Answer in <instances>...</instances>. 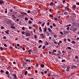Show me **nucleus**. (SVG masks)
I'll return each instance as SVG.
<instances>
[{"label": "nucleus", "instance_id": "obj_1", "mask_svg": "<svg viewBox=\"0 0 79 79\" xmlns=\"http://www.w3.org/2000/svg\"><path fill=\"white\" fill-rule=\"evenodd\" d=\"M25 35L27 37H29L31 35V34L30 33H26Z\"/></svg>", "mask_w": 79, "mask_h": 79}, {"label": "nucleus", "instance_id": "obj_2", "mask_svg": "<svg viewBox=\"0 0 79 79\" xmlns=\"http://www.w3.org/2000/svg\"><path fill=\"white\" fill-rule=\"evenodd\" d=\"M63 32H64V34H68L69 33V31L68 30H65V31H64Z\"/></svg>", "mask_w": 79, "mask_h": 79}, {"label": "nucleus", "instance_id": "obj_3", "mask_svg": "<svg viewBox=\"0 0 79 79\" xmlns=\"http://www.w3.org/2000/svg\"><path fill=\"white\" fill-rule=\"evenodd\" d=\"M11 28H13V29H16V28L14 26V24H12L10 25Z\"/></svg>", "mask_w": 79, "mask_h": 79}, {"label": "nucleus", "instance_id": "obj_4", "mask_svg": "<svg viewBox=\"0 0 79 79\" xmlns=\"http://www.w3.org/2000/svg\"><path fill=\"white\" fill-rule=\"evenodd\" d=\"M67 67H68L67 65H64L62 66V67L63 68H64V69L67 68Z\"/></svg>", "mask_w": 79, "mask_h": 79}, {"label": "nucleus", "instance_id": "obj_5", "mask_svg": "<svg viewBox=\"0 0 79 79\" xmlns=\"http://www.w3.org/2000/svg\"><path fill=\"white\" fill-rule=\"evenodd\" d=\"M13 76H14V78L15 79H18V78H17V77L16 76V75L15 74H14L13 75Z\"/></svg>", "mask_w": 79, "mask_h": 79}, {"label": "nucleus", "instance_id": "obj_6", "mask_svg": "<svg viewBox=\"0 0 79 79\" xmlns=\"http://www.w3.org/2000/svg\"><path fill=\"white\" fill-rule=\"evenodd\" d=\"M10 32L9 30H7V31H5V33L6 34H9V32Z\"/></svg>", "mask_w": 79, "mask_h": 79}, {"label": "nucleus", "instance_id": "obj_7", "mask_svg": "<svg viewBox=\"0 0 79 79\" xmlns=\"http://www.w3.org/2000/svg\"><path fill=\"white\" fill-rule=\"evenodd\" d=\"M56 8L57 10H61V9L60 8V7L59 6H57Z\"/></svg>", "mask_w": 79, "mask_h": 79}, {"label": "nucleus", "instance_id": "obj_8", "mask_svg": "<svg viewBox=\"0 0 79 79\" xmlns=\"http://www.w3.org/2000/svg\"><path fill=\"white\" fill-rule=\"evenodd\" d=\"M5 3V2L3 1L2 0L0 1V5H2V3Z\"/></svg>", "mask_w": 79, "mask_h": 79}, {"label": "nucleus", "instance_id": "obj_9", "mask_svg": "<svg viewBox=\"0 0 79 79\" xmlns=\"http://www.w3.org/2000/svg\"><path fill=\"white\" fill-rule=\"evenodd\" d=\"M75 68H76V65H74L73 66H72L71 68V69H75Z\"/></svg>", "mask_w": 79, "mask_h": 79}, {"label": "nucleus", "instance_id": "obj_10", "mask_svg": "<svg viewBox=\"0 0 79 79\" xmlns=\"http://www.w3.org/2000/svg\"><path fill=\"white\" fill-rule=\"evenodd\" d=\"M48 31L50 32H52V30L51 29H50V28L49 27L48 28Z\"/></svg>", "mask_w": 79, "mask_h": 79}, {"label": "nucleus", "instance_id": "obj_11", "mask_svg": "<svg viewBox=\"0 0 79 79\" xmlns=\"http://www.w3.org/2000/svg\"><path fill=\"white\" fill-rule=\"evenodd\" d=\"M10 71L11 74H12V73H13V70L11 69H10Z\"/></svg>", "mask_w": 79, "mask_h": 79}, {"label": "nucleus", "instance_id": "obj_12", "mask_svg": "<svg viewBox=\"0 0 79 79\" xmlns=\"http://www.w3.org/2000/svg\"><path fill=\"white\" fill-rule=\"evenodd\" d=\"M69 10V8L68 7H66L65 9V11H68Z\"/></svg>", "mask_w": 79, "mask_h": 79}, {"label": "nucleus", "instance_id": "obj_13", "mask_svg": "<svg viewBox=\"0 0 79 79\" xmlns=\"http://www.w3.org/2000/svg\"><path fill=\"white\" fill-rule=\"evenodd\" d=\"M72 9L74 10H75V9H76V6H72Z\"/></svg>", "mask_w": 79, "mask_h": 79}, {"label": "nucleus", "instance_id": "obj_14", "mask_svg": "<svg viewBox=\"0 0 79 79\" xmlns=\"http://www.w3.org/2000/svg\"><path fill=\"white\" fill-rule=\"evenodd\" d=\"M28 23H29V24H32V22L31 21V20H29V21H28Z\"/></svg>", "mask_w": 79, "mask_h": 79}, {"label": "nucleus", "instance_id": "obj_15", "mask_svg": "<svg viewBox=\"0 0 79 79\" xmlns=\"http://www.w3.org/2000/svg\"><path fill=\"white\" fill-rule=\"evenodd\" d=\"M64 14L65 15H68V12H64Z\"/></svg>", "mask_w": 79, "mask_h": 79}, {"label": "nucleus", "instance_id": "obj_16", "mask_svg": "<svg viewBox=\"0 0 79 79\" xmlns=\"http://www.w3.org/2000/svg\"><path fill=\"white\" fill-rule=\"evenodd\" d=\"M72 44H76V42H75V41H72Z\"/></svg>", "mask_w": 79, "mask_h": 79}, {"label": "nucleus", "instance_id": "obj_17", "mask_svg": "<svg viewBox=\"0 0 79 79\" xmlns=\"http://www.w3.org/2000/svg\"><path fill=\"white\" fill-rule=\"evenodd\" d=\"M45 22H44V23H43V24H42L41 26H42V27H44V25H45Z\"/></svg>", "mask_w": 79, "mask_h": 79}, {"label": "nucleus", "instance_id": "obj_18", "mask_svg": "<svg viewBox=\"0 0 79 79\" xmlns=\"http://www.w3.org/2000/svg\"><path fill=\"white\" fill-rule=\"evenodd\" d=\"M44 32H45L47 31V28L45 27L44 29Z\"/></svg>", "mask_w": 79, "mask_h": 79}, {"label": "nucleus", "instance_id": "obj_19", "mask_svg": "<svg viewBox=\"0 0 79 79\" xmlns=\"http://www.w3.org/2000/svg\"><path fill=\"white\" fill-rule=\"evenodd\" d=\"M40 66L41 67V68H44V65L41 64Z\"/></svg>", "mask_w": 79, "mask_h": 79}, {"label": "nucleus", "instance_id": "obj_20", "mask_svg": "<svg viewBox=\"0 0 79 79\" xmlns=\"http://www.w3.org/2000/svg\"><path fill=\"white\" fill-rule=\"evenodd\" d=\"M12 16L14 18H16V17H15V15H12Z\"/></svg>", "mask_w": 79, "mask_h": 79}, {"label": "nucleus", "instance_id": "obj_21", "mask_svg": "<svg viewBox=\"0 0 79 79\" xmlns=\"http://www.w3.org/2000/svg\"><path fill=\"white\" fill-rule=\"evenodd\" d=\"M13 8H11L10 10V12H11V13H12V12H13Z\"/></svg>", "mask_w": 79, "mask_h": 79}, {"label": "nucleus", "instance_id": "obj_22", "mask_svg": "<svg viewBox=\"0 0 79 79\" xmlns=\"http://www.w3.org/2000/svg\"><path fill=\"white\" fill-rule=\"evenodd\" d=\"M53 4H54V3H53V2H51V4H50V6H52V5H53Z\"/></svg>", "mask_w": 79, "mask_h": 79}, {"label": "nucleus", "instance_id": "obj_23", "mask_svg": "<svg viewBox=\"0 0 79 79\" xmlns=\"http://www.w3.org/2000/svg\"><path fill=\"white\" fill-rule=\"evenodd\" d=\"M78 58H79V57H78V56H75V59H78Z\"/></svg>", "mask_w": 79, "mask_h": 79}, {"label": "nucleus", "instance_id": "obj_24", "mask_svg": "<svg viewBox=\"0 0 79 79\" xmlns=\"http://www.w3.org/2000/svg\"><path fill=\"white\" fill-rule=\"evenodd\" d=\"M65 61H66V60H61V62H62V63H63L64 62H65Z\"/></svg>", "mask_w": 79, "mask_h": 79}, {"label": "nucleus", "instance_id": "obj_25", "mask_svg": "<svg viewBox=\"0 0 79 79\" xmlns=\"http://www.w3.org/2000/svg\"><path fill=\"white\" fill-rule=\"evenodd\" d=\"M27 71H26L24 73L25 75H27Z\"/></svg>", "mask_w": 79, "mask_h": 79}, {"label": "nucleus", "instance_id": "obj_26", "mask_svg": "<svg viewBox=\"0 0 79 79\" xmlns=\"http://www.w3.org/2000/svg\"><path fill=\"white\" fill-rule=\"evenodd\" d=\"M32 52V50L31 49H30L28 50V52Z\"/></svg>", "mask_w": 79, "mask_h": 79}, {"label": "nucleus", "instance_id": "obj_27", "mask_svg": "<svg viewBox=\"0 0 79 79\" xmlns=\"http://www.w3.org/2000/svg\"><path fill=\"white\" fill-rule=\"evenodd\" d=\"M67 48H68V49H69V50H71V48L70 47H67Z\"/></svg>", "mask_w": 79, "mask_h": 79}, {"label": "nucleus", "instance_id": "obj_28", "mask_svg": "<svg viewBox=\"0 0 79 79\" xmlns=\"http://www.w3.org/2000/svg\"><path fill=\"white\" fill-rule=\"evenodd\" d=\"M45 47H46V46H45V45H44L43 47V48L45 49Z\"/></svg>", "mask_w": 79, "mask_h": 79}, {"label": "nucleus", "instance_id": "obj_29", "mask_svg": "<svg viewBox=\"0 0 79 79\" xmlns=\"http://www.w3.org/2000/svg\"><path fill=\"white\" fill-rule=\"evenodd\" d=\"M49 25H50V23L48 22V23H47V26H49Z\"/></svg>", "mask_w": 79, "mask_h": 79}, {"label": "nucleus", "instance_id": "obj_30", "mask_svg": "<svg viewBox=\"0 0 79 79\" xmlns=\"http://www.w3.org/2000/svg\"><path fill=\"white\" fill-rule=\"evenodd\" d=\"M45 43H46V44H47V45H49V43H48L47 41H46V42H45Z\"/></svg>", "mask_w": 79, "mask_h": 79}, {"label": "nucleus", "instance_id": "obj_31", "mask_svg": "<svg viewBox=\"0 0 79 79\" xmlns=\"http://www.w3.org/2000/svg\"><path fill=\"white\" fill-rule=\"evenodd\" d=\"M39 29L40 30L41 32H42V29L41 28V27H39Z\"/></svg>", "mask_w": 79, "mask_h": 79}, {"label": "nucleus", "instance_id": "obj_32", "mask_svg": "<svg viewBox=\"0 0 79 79\" xmlns=\"http://www.w3.org/2000/svg\"><path fill=\"white\" fill-rule=\"evenodd\" d=\"M39 42L40 43H42V41L41 40H39Z\"/></svg>", "mask_w": 79, "mask_h": 79}, {"label": "nucleus", "instance_id": "obj_33", "mask_svg": "<svg viewBox=\"0 0 79 79\" xmlns=\"http://www.w3.org/2000/svg\"><path fill=\"white\" fill-rule=\"evenodd\" d=\"M60 34H62V35H63V32L62 31H60Z\"/></svg>", "mask_w": 79, "mask_h": 79}, {"label": "nucleus", "instance_id": "obj_34", "mask_svg": "<svg viewBox=\"0 0 79 79\" xmlns=\"http://www.w3.org/2000/svg\"><path fill=\"white\" fill-rule=\"evenodd\" d=\"M0 49L1 50V51L3 50V48L2 47H1L0 48Z\"/></svg>", "mask_w": 79, "mask_h": 79}, {"label": "nucleus", "instance_id": "obj_35", "mask_svg": "<svg viewBox=\"0 0 79 79\" xmlns=\"http://www.w3.org/2000/svg\"><path fill=\"white\" fill-rule=\"evenodd\" d=\"M3 39H6V36H4Z\"/></svg>", "mask_w": 79, "mask_h": 79}, {"label": "nucleus", "instance_id": "obj_36", "mask_svg": "<svg viewBox=\"0 0 79 79\" xmlns=\"http://www.w3.org/2000/svg\"><path fill=\"white\" fill-rule=\"evenodd\" d=\"M27 13H31V10H28L27 12Z\"/></svg>", "mask_w": 79, "mask_h": 79}, {"label": "nucleus", "instance_id": "obj_37", "mask_svg": "<svg viewBox=\"0 0 79 79\" xmlns=\"http://www.w3.org/2000/svg\"><path fill=\"white\" fill-rule=\"evenodd\" d=\"M4 47H7V45H6V44H4Z\"/></svg>", "mask_w": 79, "mask_h": 79}, {"label": "nucleus", "instance_id": "obj_38", "mask_svg": "<svg viewBox=\"0 0 79 79\" xmlns=\"http://www.w3.org/2000/svg\"><path fill=\"white\" fill-rule=\"evenodd\" d=\"M49 16V17H53V16L52 15H50Z\"/></svg>", "mask_w": 79, "mask_h": 79}, {"label": "nucleus", "instance_id": "obj_39", "mask_svg": "<svg viewBox=\"0 0 79 79\" xmlns=\"http://www.w3.org/2000/svg\"><path fill=\"white\" fill-rule=\"evenodd\" d=\"M25 20H28V18H27V17L26 18H25Z\"/></svg>", "mask_w": 79, "mask_h": 79}, {"label": "nucleus", "instance_id": "obj_40", "mask_svg": "<svg viewBox=\"0 0 79 79\" xmlns=\"http://www.w3.org/2000/svg\"><path fill=\"white\" fill-rule=\"evenodd\" d=\"M67 69L66 70V71H69V68H67Z\"/></svg>", "mask_w": 79, "mask_h": 79}, {"label": "nucleus", "instance_id": "obj_41", "mask_svg": "<svg viewBox=\"0 0 79 79\" xmlns=\"http://www.w3.org/2000/svg\"><path fill=\"white\" fill-rule=\"evenodd\" d=\"M22 34H25V32H24V31H22Z\"/></svg>", "mask_w": 79, "mask_h": 79}, {"label": "nucleus", "instance_id": "obj_42", "mask_svg": "<svg viewBox=\"0 0 79 79\" xmlns=\"http://www.w3.org/2000/svg\"><path fill=\"white\" fill-rule=\"evenodd\" d=\"M67 40L69 41V42H71V40H70V39H67Z\"/></svg>", "mask_w": 79, "mask_h": 79}, {"label": "nucleus", "instance_id": "obj_43", "mask_svg": "<svg viewBox=\"0 0 79 79\" xmlns=\"http://www.w3.org/2000/svg\"><path fill=\"white\" fill-rule=\"evenodd\" d=\"M53 26H54V27H55L56 26V24L53 23Z\"/></svg>", "mask_w": 79, "mask_h": 79}, {"label": "nucleus", "instance_id": "obj_44", "mask_svg": "<svg viewBox=\"0 0 79 79\" xmlns=\"http://www.w3.org/2000/svg\"><path fill=\"white\" fill-rule=\"evenodd\" d=\"M1 28L2 29H3L4 28V27H3V26H2L1 27Z\"/></svg>", "mask_w": 79, "mask_h": 79}, {"label": "nucleus", "instance_id": "obj_45", "mask_svg": "<svg viewBox=\"0 0 79 79\" xmlns=\"http://www.w3.org/2000/svg\"><path fill=\"white\" fill-rule=\"evenodd\" d=\"M41 47H42V45H40L38 47V48H41Z\"/></svg>", "mask_w": 79, "mask_h": 79}, {"label": "nucleus", "instance_id": "obj_46", "mask_svg": "<svg viewBox=\"0 0 79 79\" xmlns=\"http://www.w3.org/2000/svg\"><path fill=\"white\" fill-rule=\"evenodd\" d=\"M30 19H31V21H33L34 19H33L32 18H30Z\"/></svg>", "mask_w": 79, "mask_h": 79}, {"label": "nucleus", "instance_id": "obj_47", "mask_svg": "<svg viewBox=\"0 0 79 79\" xmlns=\"http://www.w3.org/2000/svg\"><path fill=\"white\" fill-rule=\"evenodd\" d=\"M53 52L54 53V52H56V50H54L53 51Z\"/></svg>", "mask_w": 79, "mask_h": 79}, {"label": "nucleus", "instance_id": "obj_48", "mask_svg": "<svg viewBox=\"0 0 79 79\" xmlns=\"http://www.w3.org/2000/svg\"><path fill=\"white\" fill-rule=\"evenodd\" d=\"M34 37H35V39H37V36H36V35H34Z\"/></svg>", "mask_w": 79, "mask_h": 79}, {"label": "nucleus", "instance_id": "obj_49", "mask_svg": "<svg viewBox=\"0 0 79 79\" xmlns=\"http://www.w3.org/2000/svg\"><path fill=\"white\" fill-rule=\"evenodd\" d=\"M6 74H9V72L8 71H6Z\"/></svg>", "mask_w": 79, "mask_h": 79}, {"label": "nucleus", "instance_id": "obj_50", "mask_svg": "<svg viewBox=\"0 0 79 79\" xmlns=\"http://www.w3.org/2000/svg\"><path fill=\"white\" fill-rule=\"evenodd\" d=\"M54 43L55 44H57V42L56 41H54Z\"/></svg>", "mask_w": 79, "mask_h": 79}, {"label": "nucleus", "instance_id": "obj_51", "mask_svg": "<svg viewBox=\"0 0 79 79\" xmlns=\"http://www.w3.org/2000/svg\"><path fill=\"white\" fill-rule=\"evenodd\" d=\"M66 40H67L66 39V38L64 39V42H66Z\"/></svg>", "mask_w": 79, "mask_h": 79}, {"label": "nucleus", "instance_id": "obj_52", "mask_svg": "<svg viewBox=\"0 0 79 79\" xmlns=\"http://www.w3.org/2000/svg\"><path fill=\"white\" fill-rule=\"evenodd\" d=\"M4 71L2 70H1V73H4Z\"/></svg>", "mask_w": 79, "mask_h": 79}, {"label": "nucleus", "instance_id": "obj_53", "mask_svg": "<svg viewBox=\"0 0 79 79\" xmlns=\"http://www.w3.org/2000/svg\"><path fill=\"white\" fill-rule=\"evenodd\" d=\"M28 69H31V67H29L28 68Z\"/></svg>", "mask_w": 79, "mask_h": 79}, {"label": "nucleus", "instance_id": "obj_54", "mask_svg": "<svg viewBox=\"0 0 79 79\" xmlns=\"http://www.w3.org/2000/svg\"><path fill=\"white\" fill-rule=\"evenodd\" d=\"M66 2L65 0H64L63 1H62L63 3H64V2Z\"/></svg>", "mask_w": 79, "mask_h": 79}, {"label": "nucleus", "instance_id": "obj_55", "mask_svg": "<svg viewBox=\"0 0 79 79\" xmlns=\"http://www.w3.org/2000/svg\"><path fill=\"white\" fill-rule=\"evenodd\" d=\"M17 46H18V47H19V46H20V45L18 44H17Z\"/></svg>", "mask_w": 79, "mask_h": 79}, {"label": "nucleus", "instance_id": "obj_56", "mask_svg": "<svg viewBox=\"0 0 79 79\" xmlns=\"http://www.w3.org/2000/svg\"><path fill=\"white\" fill-rule=\"evenodd\" d=\"M15 21H16L18 22V21H19V19H17V20H15Z\"/></svg>", "mask_w": 79, "mask_h": 79}, {"label": "nucleus", "instance_id": "obj_57", "mask_svg": "<svg viewBox=\"0 0 79 79\" xmlns=\"http://www.w3.org/2000/svg\"><path fill=\"white\" fill-rule=\"evenodd\" d=\"M22 30H25V27H22Z\"/></svg>", "mask_w": 79, "mask_h": 79}, {"label": "nucleus", "instance_id": "obj_58", "mask_svg": "<svg viewBox=\"0 0 79 79\" xmlns=\"http://www.w3.org/2000/svg\"><path fill=\"white\" fill-rule=\"evenodd\" d=\"M59 43L60 44H61V43H62V41L61 40H60L59 41Z\"/></svg>", "mask_w": 79, "mask_h": 79}, {"label": "nucleus", "instance_id": "obj_59", "mask_svg": "<svg viewBox=\"0 0 79 79\" xmlns=\"http://www.w3.org/2000/svg\"><path fill=\"white\" fill-rule=\"evenodd\" d=\"M23 67H24V68H26V65H25V64L23 65Z\"/></svg>", "mask_w": 79, "mask_h": 79}, {"label": "nucleus", "instance_id": "obj_60", "mask_svg": "<svg viewBox=\"0 0 79 79\" xmlns=\"http://www.w3.org/2000/svg\"><path fill=\"white\" fill-rule=\"evenodd\" d=\"M40 73H41V74H44V72H40Z\"/></svg>", "mask_w": 79, "mask_h": 79}, {"label": "nucleus", "instance_id": "obj_61", "mask_svg": "<svg viewBox=\"0 0 79 79\" xmlns=\"http://www.w3.org/2000/svg\"><path fill=\"white\" fill-rule=\"evenodd\" d=\"M54 20H55V21H57V19L56 18H55Z\"/></svg>", "mask_w": 79, "mask_h": 79}, {"label": "nucleus", "instance_id": "obj_62", "mask_svg": "<svg viewBox=\"0 0 79 79\" xmlns=\"http://www.w3.org/2000/svg\"><path fill=\"white\" fill-rule=\"evenodd\" d=\"M50 28H53V26H52V25L50 26Z\"/></svg>", "mask_w": 79, "mask_h": 79}, {"label": "nucleus", "instance_id": "obj_63", "mask_svg": "<svg viewBox=\"0 0 79 79\" xmlns=\"http://www.w3.org/2000/svg\"><path fill=\"white\" fill-rule=\"evenodd\" d=\"M76 26H79V24L78 23H77L76 24Z\"/></svg>", "mask_w": 79, "mask_h": 79}, {"label": "nucleus", "instance_id": "obj_64", "mask_svg": "<svg viewBox=\"0 0 79 79\" xmlns=\"http://www.w3.org/2000/svg\"><path fill=\"white\" fill-rule=\"evenodd\" d=\"M76 5H79V2L77 3H76Z\"/></svg>", "mask_w": 79, "mask_h": 79}]
</instances>
